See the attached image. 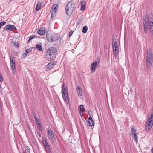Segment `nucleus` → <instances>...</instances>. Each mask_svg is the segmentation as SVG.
Wrapping results in <instances>:
<instances>
[{
  "label": "nucleus",
  "instance_id": "f257e3e1",
  "mask_svg": "<svg viewBox=\"0 0 153 153\" xmlns=\"http://www.w3.org/2000/svg\"><path fill=\"white\" fill-rule=\"evenodd\" d=\"M143 24L144 32L146 33L148 31L147 25L148 22L149 29L153 36V16L152 15H145L143 16Z\"/></svg>",
  "mask_w": 153,
  "mask_h": 153
},
{
  "label": "nucleus",
  "instance_id": "f03ea898",
  "mask_svg": "<svg viewBox=\"0 0 153 153\" xmlns=\"http://www.w3.org/2000/svg\"><path fill=\"white\" fill-rule=\"evenodd\" d=\"M57 50L54 47L49 48L47 50L46 53V59L51 61L56 57L57 53Z\"/></svg>",
  "mask_w": 153,
  "mask_h": 153
},
{
  "label": "nucleus",
  "instance_id": "7ed1b4c3",
  "mask_svg": "<svg viewBox=\"0 0 153 153\" xmlns=\"http://www.w3.org/2000/svg\"><path fill=\"white\" fill-rule=\"evenodd\" d=\"M153 54L151 49L149 48L147 52L146 66L149 69L153 62Z\"/></svg>",
  "mask_w": 153,
  "mask_h": 153
},
{
  "label": "nucleus",
  "instance_id": "20e7f679",
  "mask_svg": "<svg viewBox=\"0 0 153 153\" xmlns=\"http://www.w3.org/2000/svg\"><path fill=\"white\" fill-rule=\"evenodd\" d=\"M153 125V114H152L149 117L147 121L145 129L146 132L150 131Z\"/></svg>",
  "mask_w": 153,
  "mask_h": 153
},
{
  "label": "nucleus",
  "instance_id": "39448f33",
  "mask_svg": "<svg viewBox=\"0 0 153 153\" xmlns=\"http://www.w3.org/2000/svg\"><path fill=\"white\" fill-rule=\"evenodd\" d=\"M74 4L72 1L69 2L65 7L66 13L67 15L70 16L72 13L74 9Z\"/></svg>",
  "mask_w": 153,
  "mask_h": 153
},
{
  "label": "nucleus",
  "instance_id": "423d86ee",
  "mask_svg": "<svg viewBox=\"0 0 153 153\" xmlns=\"http://www.w3.org/2000/svg\"><path fill=\"white\" fill-rule=\"evenodd\" d=\"M46 38L48 42H53L58 40L59 37L56 34H52L51 33H48L46 34Z\"/></svg>",
  "mask_w": 153,
  "mask_h": 153
},
{
  "label": "nucleus",
  "instance_id": "0eeeda50",
  "mask_svg": "<svg viewBox=\"0 0 153 153\" xmlns=\"http://www.w3.org/2000/svg\"><path fill=\"white\" fill-rule=\"evenodd\" d=\"M65 84H64L62 85V97L65 102L68 104V90L66 87H64Z\"/></svg>",
  "mask_w": 153,
  "mask_h": 153
},
{
  "label": "nucleus",
  "instance_id": "6e6552de",
  "mask_svg": "<svg viewBox=\"0 0 153 153\" xmlns=\"http://www.w3.org/2000/svg\"><path fill=\"white\" fill-rule=\"evenodd\" d=\"M58 5L57 4H54L51 7V17L54 18L56 14V12L57 10Z\"/></svg>",
  "mask_w": 153,
  "mask_h": 153
},
{
  "label": "nucleus",
  "instance_id": "1a4fd4ad",
  "mask_svg": "<svg viewBox=\"0 0 153 153\" xmlns=\"http://www.w3.org/2000/svg\"><path fill=\"white\" fill-rule=\"evenodd\" d=\"M47 133L48 138L50 139L53 142H55L56 141V139L55 137L54 133L53 131L51 129H49Z\"/></svg>",
  "mask_w": 153,
  "mask_h": 153
},
{
  "label": "nucleus",
  "instance_id": "9d476101",
  "mask_svg": "<svg viewBox=\"0 0 153 153\" xmlns=\"http://www.w3.org/2000/svg\"><path fill=\"white\" fill-rule=\"evenodd\" d=\"M100 62L99 61H95L91 65V68L92 72H94L96 70V68L97 65L99 64Z\"/></svg>",
  "mask_w": 153,
  "mask_h": 153
},
{
  "label": "nucleus",
  "instance_id": "9b49d317",
  "mask_svg": "<svg viewBox=\"0 0 153 153\" xmlns=\"http://www.w3.org/2000/svg\"><path fill=\"white\" fill-rule=\"evenodd\" d=\"M55 62L49 63L45 67V69L46 71H48L51 69L56 64Z\"/></svg>",
  "mask_w": 153,
  "mask_h": 153
},
{
  "label": "nucleus",
  "instance_id": "f8f14e48",
  "mask_svg": "<svg viewBox=\"0 0 153 153\" xmlns=\"http://www.w3.org/2000/svg\"><path fill=\"white\" fill-rule=\"evenodd\" d=\"M12 29H16V28L15 26L11 24H8L4 27V29L5 30H11Z\"/></svg>",
  "mask_w": 153,
  "mask_h": 153
},
{
  "label": "nucleus",
  "instance_id": "ddd939ff",
  "mask_svg": "<svg viewBox=\"0 0 153 153\" xmlns=\"http://www.w3.org/2000/svg\"><path fill=\"white\" fill-rule=\"evenodd\" d=\"M10 63L11 68L13 70L15 69V59L13 57H10Z\"/></svg>",
  "mask_w": 153,
  "mask_h": 153
},
{
  "label": "nucleus",
  "instance_id": "4468645a",
  "mask_svg": "<svg viewBox=\"0 0 153 153\" xmlns=\"http://www.w3.org/2000/svg\"><path fill=\"white\" fill-rule=\"evenodd\" d=\"M88 125L90 126H93L94 125V122L91 117H90L87 120Z\"/></svg>",
  "mask_w": 153,
  "mask_h": 153
},
{
  "label": "nucleus",
  "instance_id": "2eb2a0df",
  "mask_svg": "<svg viewBox=\"0 0 153 153\" xmlns=\"http://www.w3.org/2000/svg\"><path fill=\"white\" fill-rule=\"evenodd\" d=\"M136 132H135L133 131H131V135L132 136L133 138H134V139L136 142H137L138 140V138L136 134Z\"/></svg>",
  "mask_w": 153,
  "mask_h": 153
},
{
  "label": "nucleus",
  "instance_id": "dca6fc26",
  "mask_svg": "<svg viewBox=\"0 0 153 153\" xmlns=\"http://www.w3.org/2000/svg\"><path fill=\"white\" fill-rule=\"evenodd\" d=\"M45 28H42L39 29L37 31V33L39 34L44 35L45 33Z\"/></svg>",
  "mask_w": 153,
  "mask_h": 153
},
{
  "label": "nucleus",
  "instance_id": "f3484780",
  "mask_svg": "<svg viewBox=\"0 0 153 153\" xmlns=\"http://www.w3.org/2000/svg\"><path fill=\"white\" fill-rule=\"evenodd\" d=\"M81 9L82 10H84L85 8V2L84 1H81Z\"/></svg>",
  "mask_w": 153,
  "mask_h": 153
},
{
  "label": "nucleus",
  "instance_id": "a211bd4d",
  "mask_svg": "<svg viewBox=\"0 0 153 153\" xmlns=\"http://www.w3.org/2000/svg\"><path fill=\"white\" fill-rule=\"evenodd\" d=\"M31 50H30L29 49H27L25 51V53L22 55V57L23 58H25L26 57V56H27V54L29 52H31Z\"/></svg>",
  "mask_w": 153,
  "mask_h": 153
},
{
  "label": "nucleus",
  "instance_id": "6ab92c4d",
  "mask_svg": "<svg viewBox=\"0 0 153 153\" xmlns=\"http://www.w3.org/2000/svg\"><path fill=\"white\" fill-rule=\"evenodd\" d=\"M42 141L45 147L49 146L48 143L47 142L46 139L45 138H42Z\"/></svg>",
  "mask_w": 153,
  "mask_h": 153
},
{
  "label": "nucleus",
  "instance_id": "aec40b11",
  "mask_svg": "<svg viewBox=\"0 0 153 153\" xmlns=\"http://www.w3.org/2000/svg\"><path fill=\"white\" fill-rule=\"evenodd\" d=\"M77 92L79 96L81 95L82 93V90L80 88L79 86H78L77 88Z\"/></svg>",
  "mask_w": 153,
  "mask_h": 153
},
{
  "label": "nucleus",
  "instance_id": "412c9836",
  "mask_svg": "<svg viewBox=\"0 0 153 153\" xmlns=\"http://www.w3.org/2000/svg\"><path fill=\"white\" fill-rule=\"evenodd\" d=\"M78 109L80 112H83L85 110L84 108L82 105H81L79 106Z\"/></svg>",
  "mask_w": 153,
  "mask_h": 153
},
{
  "label": "nucleus",
  "instance_id": "4be33fe9",
  "mask_svg": "<svg viewBox=\"0 0 153 153\" xmlns=\"http://www.w3.org/2000/svg\"><path fill=\"white\" fill-rule=\"evenodd\" d=\"M36 48L39 51H41L42 50V46L40 44H36Z\"/></svg>",
  "mask_w": 153,
  "mask_h": 153
},
{
  "label": "nucleus",
  "instance_id": "5701e85b",
  "mask_svg": "<svg viewBox=\"0 0 153 153\" xmlns=\"http://www.w3.org/2000/svg\"><path fill=\"white\" fill-rule=\"evenodd\" d=\"M113 48L114 54L115 56H117L118 53V48Z\"/></svg>",
  "mask_w": 153,
  "mask_h": 153
},
{
  "label": "nucleus",
  "instance_id": "b1692460",
  "mask_svg": "<svg viewBox=\"0 0 153 153\" xmlns=\"http://www.w3.org/2000/svg\"><path fill=\"white\" fill-rule=\"evenodd\" d=\"M41 7V3L39 2V3H38L36 5V10L37 11H39Z\"/></svg>",
  "mask_w": 153,
  "mask_h": 153
},
{
  "label": "nucleus",
  "instance_id": "393cba45",
  "mask_svg": "<svg viewBox=\"0 0 153 153\" xmlns=\"http://www.w3.org/2000/svg\"><path fill=\"white\" fill-rule=\"evenodd\" d=\"M118 48V45L116 41H115L114 43L113 44V48Z\"/></svg>",
  "mask_w": 153,
  "mask_h": 153
},
{
  "label": "nucleus",
  "instance_id": "a878e982",
  "mask_svg": "<svg viewBox=\"0 0 153 153\" xmlns=\"http://www.w3.org/2000/svg\"><path fill=\"white\" fill-rule=\"evenodd\" d=\"M47 153H51V150L49 146L45 147Z\"/></svg>",
  "mask_w": 153,
  "mask_h": 153
},
{
  "label": "nucleus",
  "instance_id": "bb28decb",
  "mask_svg": "<svg viewBox=\"0 0 153 153\" xmlns=\"http://www.w3.org/2000/svg\"><path fill=\"white\" fill-rule=\"evenodd\" d=\"M88 30V27L85 26L82 28V32L84 33H86Z\"/></svg>",
  "mask_w": 153,
  "mask_h": 153
},
{
  "label": "nucleus",
  "instance_id": "cd10ccee",
  "mask_svg": "<svg viewBox=\"0 0 153 153\" xmlns=\"http://www.w3.org/2000/svg\"><path fill=\"white\" fill-rule=\"evenodd\" d=\"M25 151L27 153H30V148H29L28 146H27L25 148Z\"/></svg>",
  "mask_w": 153,
  "mask_h": 153
},
{
  "label": "nucleus",
  "instance_id": "c85d7f7f",
  "mask_svg": "<svg viewBox=\"0 0 153 153\" xmlns=\"http://www.w3.org/2000/svg\"><path fill=\"white\" fill-rule=\"evenodd\" d=\"M12 42L13 43V45L14 46L16 47H19V45L18 43L14 42L13 41H12Z\"/></svg>",
  "mask_w": 153,
  "mask_h": 153
},
{
  "label": "nucleus",
  "instance_id": "c756f323",
  "mask_svg": "<svg viewBox=\"0 0 153 153\" xmlns=\"http://www.w3.org/2000/svg\"><path fill=\"white\" fill-rule=\"evenodd\" d=\"M34 118L35 121H36V123L37 125H38V122H39V119L38 118V117L36 116H35L34 117Z\"/></svg>",
  "mask_w": 153,
  "mask_h": 153
},
{
  "label": "nucleus",
  "instance_id": "7c9ffc66",
  "mask_svg": "<svg viewBox=\"0 0 153 153\" xmlns=\"http://www.w3.org/2000/svg\"><path fill=\"white\" fill-rule=\"evenodd\" d=\"M104 48L105 51H107V50L108 49V46L107 44H105L104 45Z\"/></svg>",
  "mask_w": 153,
  "mask_h": 153
},
{
  "label": "nucleus",
  "instance_id": "2f4dec72",
  "mask_svg": "<svg viewBox=\"0 0 153 153\" xmlns=\"http://www.w3.org/2000/svg\"><path fill=\"white\" fill-rule=\"evenodd\" d=\"M6 23L5 21H2L0 23V25L1 26H3Z\"/></svg>",
  "mask_w": 153,
  "mask_h": 153
},
{
  "label": "nucleus",
  "instance_id": "473e14b6",
  "mask_svg": "<svg viewBox=\"0 0 153 153\" xmlns=\"http://www.w3.org/2000/svg\"><path fill=\"white\" fill-rule=\"evenodd\" d=\"M131 131H133L136 132V130L134 129V126H132L131 129Z\"/></svg>",
  "mask_w": 153,
  "mask_h": 153
},
{
  "label": "nucleus",
  "instance_id": "72a5a7b5",
  "mask_svg": "<svg viewBox=\"0 0 153 153\" xmlns=\"http://www.w3.org/2000/svg\"><path fill=\"white\" fill-rule=\"evenodd\" d=\"M73 33V32L72 30H71L70 31V32H69V36L70 37L72 35Z\"/></svg>",
  "mask_w": 153,
  "mask_h": 153
},
{
  "label": "nucleus",
  "instance_id": "f704fd0d",
  "mask_svg": "<svg viewBox=\"0 0 153 153\" xmlns=\"http://www.w3.org/2000/svg\"><path fill=\"white\" fill-rule=\"evenodd\" d=\"M34 37H33V36H31L30 37L29 39L28 40V42H29L30 40L32 39H33L34 38Z\"/></svg>",
  "mask_w": 153,
  "mask_h": 153
},
{
  "label": "nucleus",
  "instance_id": "c9c22d12",
  "mask_svg": "<svg viewBox=\"0 0 153 153\" xmlns=\"http://www.w3.org/2000/svg\"><path fill=\"white\" fill-rule=\"evenodd\" d=\"M38 128L40 131H42V127L41 126H38Z\"/></svg>",
  "mask_w": 153,
  "mask_h": 153
},
{
  "label": "nucleus",
  "instance_id": "e433bc0d",
  "mask_svg": "<svg viewBox=\"0 0 153 153\" xmlns=\"http://www.w3.org/2000/svg\"><path fill=\"white\" fill-rule=\"evenodd\" d=\"M3 81V78L2 76L0 75V82H2Z\"/></svg>",
  "mask_w": 153,
  "mask_h": 153
},
{
  "label": "nucleus",
  "instance_id": "4c0bfd02",
  "mask_svg": "<svg viewBox=\"0 0 153 153\" xmlns=\"http://www.w3.org/2000/svg\"><path fill=\"white\" fill-rule=\"evenodd\" d=\"M37 134H38L39 137H41V134H40V132L39 131H38L37 132Z\"/></svg>",
  "mask_w": 153,
  "mask_h": 153
},
{
  "label": "nucleus",
  "instance_id": "58836bf2",
  "mask_svg": "<svg viewBox=\"0 0 153 153\" xmlns=\"http://www.w3.org/2000/svg\"><path fill=\"white\" fill-rule=\"evenodd\" d=\"M37 126H38V127L41 126V123H40L39 122H38V125H37Z\"/></svg>",
  "mask_w": 153,
  "mask_h": 153
},
{
  "label": "nucleus",
  "instance_id": "ea45409f",
  "mask_svg": "<svg viewBox=\"0 0 153 153\" xmlns=\"http://www.w3.org/2000/svg\"><path fill=\"white\" fill-rule=\"evenodd\" d=\"M151 151L152 153H153V147H152V149Z\"/></svg>",
  "mask_w": 153,
  "mask_h": 153
},
{
  "label": "nucleus",
  "instance_id": "a19ab883",
  "mask_svg": "<svg viewBox=\"0 0 153 153\" xmlns=\"http://www.w3.org/2000/svg\"><path fill=\"white\" fill-rule=\"evenodd\" d=\"M23 153H27V152H25V151H24V152H23Z\"/></svg>",
  "mask_w": 153,
  "mask_h": 153
}]
</instances>
